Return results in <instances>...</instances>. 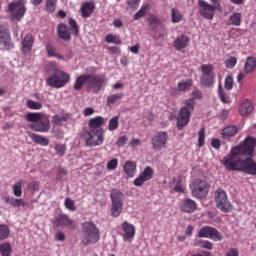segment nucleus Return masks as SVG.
<instances>
[{
  "instance_id": "nucleus-1",
  "label": "nucleus",
  "mask_w": 256,
  "mask_h": 256,
  "mask_svg": "<svg viewBox=\"0 0 256 256\" xmlns=\"http://www.w3.org/2000/svg\"><path fill=\"white\" fill-rule=\"evenodd\" d=\"M256 139L246 138L238 146L232 148L230 153L221 161L227 171H240L243 157H251L255 153Z\"/></svg>"
},
{
  "instance_id": "nucleus-2",
  "label": "nucleus",
  "mask_w": 256,
  "mask_h": 256,
  "mask_svg": "<svg viewBox=\"0 0 256 256\" xmlns=\"http://www.w3.org/2000/svg\"><path fill=\"white\" fill-rule=\"evenodd\" d=\"M26 121L32 123L30 128L36 133H49L51 129V121L49 115L41 112H29L25 115Z\"/></svg>"
},
{
  "instance_id": "nucleus-3",
  "label": "nucleus",
  "mask_w": 256,
  "mask_h": 256,
  "mask_svg": "<svg viewBox=\"0 0 256 256\" xmlns=\"http://www.w3.org/2000/svg\"><path fill=\"white\" fill-rule=\"evenodd\" d=\"M99 241V229L95 223L88 221L82 224V243L84 245H95Z\"/></svg>"
},
{
  "instance_id": "nucleus-4",
  "label": "nucleus",
  "mask_w": 256,
  "mask_h": 256,
  "mask_svg": "<svg viewBox=\"0 0 256 256\" xmlns=\"http://www.w3.org/2000/svg\"><path fill=\"white\" fill-rule=\"evenodd\" d=\"M111 199V215L112 217H119L123 213V205L125 203V195L119 189H113L110 192Z\"/></svg>"
},
{
  "instance_id": "nucleus-5",
  "label": "nucleus",
  "mask_w": 256,
  "mask_h": 256,
  "mask_svg": "<svg viewBox=\"0 0 256 256\" xmlns=\"http://www.w3.org/2000/svg\"><path fill=\"white\" fill-rule=\"evenodd\" d=\"M87 147H98L105 141V132L103 130H85L82 133Z\"/></svg>"
},
{
  "instance_id": "nucleus-6",
  "label": "nucleus",
  "mask_w": 256,
  "mask_h": 256,
  "mask_svg": "<svg viewBox=\"0 0 256 256\" xmlns=\"http://www.w3.org/2000/svg\"><path fill=\"white\" fill-rule=\"evenodd\" d=\"M71 81V75L69 73L59 70L56 71L53 75L46 79V83L49 87L54 89H61Z\"/></svg>"
},
{
  "instance_id": "nucleus-7",
  "label": "nucleus",
  "mask_w": 256,
  "mask_h": 256,
  "mask_svg": "<svg viewBox=\"0 0 256 256\" xmlns=\"http://www.w3.org/2000/svg\"><path fill=\"white\" fill-rule=\"evenodd\" d=\"M190 189L193 197L203 199V197H207V193H209V184H207L205 180L196 179L190 184Z\"/></svg>"
},
{
  "instance_id": "nucleus-8",
  "label": "nucleus",
  "mask_w": 256,
  "mask_h": 256,
  "mask_svg": "<svg viewBox=\"0 0 256 256\" xmlns=\"http://www.w3.org/2000/svg\"><path fill=\"white\" fill-rule=\"evenodd\" d=\"M215 202L217 208L220 209V211H222L223 213H229V211L233 209L231 202L227 198V193L221 188H218L216 190Z\"/></svg>"
},
{
  "instance_id": "nucleus-9",
  "label": "nucleus",
  "mask_w": 256,
  "mask_h": 256,
  "mask_svg": "<svg viewBox=\"0 0 256 256\" xmlns=\"http://www.w3.org/2000/svg\"><path fill=\"white\" fill-rule=\"evenodd\" d=\"M8 11H10L13 19H16L17 21L23 19L25 13H27L24 0H17L8 4Z\"/></svg>"
},
{
  "instance_id": "nucleus-10",
  "label": "nucleus",
  "mask_w": 256,
  "mask_h": 256,
  "mask_svg": "<svg viewBox=\"0 0 256 256\" xmlns=\"http://www.w3.org/2000/svg\"><path fill=\"white\" fill-rule=\"evenodd\" d=\"M167 141H169V134L166 131L157 132L151 139L152 149L154 151L165 149Z\"/></svg>"
},
{
  "instance_id": "nucleus-11",
  "label": "nucleus",
  "mask_w": 256,
  "mask_h": 256,
  "mask_svg": "<svg viewBox=\"0 0 256 256\" xmlns=\"http://www.w3.org/2000/svg\"><path fill=\"white\" fill-rule=\"evenodd\" d=\"M197 235L200 238L212 239V241H222L223 239V235L219 233V230L211 226L202 227Z\"/></svg>"
},
{
  "instance_id": "nucleus-12",
  "label": "nucleus",
  "mask_w": 256,
  "mask_h": 256,
  "mask_svg": "<svg viewBox=\"0 0 256 256\" xmlns=\"http://www.w3.org/2000/svg\"><path fill=\"white\" fill-rule=\"evenodd\" d=\"M0 49L2 51H9L13 49V42L11 41V32L5 26H0Z\"/></svg>"
},
{
  "instance_id": "nucleus-13",
  "label": "nucleus",
  "mask_w": 256,
  "mask_h": 256,
  "mask_svg": "<svg viewBox=\"0 0 256 256\" xmlns=\"http://www.w3.org/2000/svg\"><path fill=\"white\" fill-rule=\"evenodd\" d=\"M105 76L103 75H90L88 82H87V88L92 89L94 93H99L101 91L103 85H105Z\"/></svg>"
},
{
  "instance_id": "nucleus-14",
  "label": "nucleus",
  "mask_w": 256,
  "mask_h": 256,
  "mask_svg": "<svg viewBox=\"0 0 256 256\" xmlns=\"http://www.w3.org/2000/svg\"><path fill=\"white\" fill-rule=\"evenodd\" d=\"M199 5V13L204 17V19H208L211 21L213 17H215V6L205 2L204 0H199L198 1Z\"/></svg>"
},
{
  "instance_id": "nucleus-15",
  "label": "nucleus",
  "mask_w": 256,
  "mask_h": 256,
  "mask_svg": "<svg viewBox=\"0 0 256 256\" xmlns=\"http://www.w3.org/2000/svg\"><path fill=\"white\" fill-rule=\"evenodd\" d=\"M245 157V159L242 158V164L239 171L247 173V175H256V162L253 159V154Z\"/></svg>"
},
{
  "instance_id": "nucleus-16",
  "label": "nucleus",
  "mask_w": 256,
  "mask_h": 256,
  "mask_svg": "<svg viewBox=\"0 0 256 256\" xmlns=\"http://www.w3.org/2000/svg\"><path fill=\"white\" fill-rule=\"evenodd\" d=\"M189 119H191V110L187 107H182L177 118V127L179 131H181L183 127H186L189 123Z\"/></svg>"
},
{
  "instance_id": "nucleus-17",
  "label": "nucleus",
  "mask_w": 256,
  "mask_h": 256,
  "mask_svg": "<svg viewBox=\"0 0 256 256\" xmlns=\"http://www.w3.org/2000/svg\"><path fill=\"white\" fill-rule=\"evenodd\" d=\"M54 225L57 227H68V229H75V221L71 220L68 215L62 214L55 217Z\"/></svg>"
},
{
  "instance_id": "nucleus-18",
  "label": "nucleus",
  "mask_w": 256,
  "mask_h": 256,
  "mask_svg": "<svg viewBox=\"0 0 256 256\" xmlns=\"http://www.w3.org/2000/svg\"><path fill=\"white\" fill-rule=\"evenodd\" d=\"M122 238L123 241H128L131 243L133 241V238L135 237V226L129 222H124L122 224Z\"/></svg>"
},
{
  "instance_id": "nucleus-19",
  "label": "nucleus",
  "mask_w": 256,
  "mask_h": 256,
  "mask_svg": "<svg viewBox=\"0 0 256 256\" xmlns=\"http://www.w3.org/2000/svg\"><path fill=\"white\" fill-rule=\"evenodd\" d=\"M107 123V119L103 118V116H96L92 118L88 122L89 131H103V125Z\"/></svg>"
},
{
  "instance_id": "nucleus-20",
  "label": "nucleus",
  "mask_w": 256,
  "mask_h": 256,
  "mask_svg": "<svg viewBox=\"0 0 256 256\" xmlns=\"http://www.w3.org/2000/svg\"><path fill=\"white\" fill-rule=\"evenodd\" d=\"M180 209L183 213H195L197 211V202L188 198L182 202Z\"/></svg>"
},
{
  "instance_id": "nucleus-21",
  "label": "nucleus",
  "mask_w": 256,
  "mask_h": 256,
  "mask_svg": "<svg viewBox=\"0 0 256 256\" xmlns=\"http://www.w3.org/2000/svg\"><path fill=\"white\" fill-rule=\"evenodd\" d=\"M33 43H35L33 35L26 34L22 40V53H24V55H29V53H31Z\"/></svg>"
},
{
  "instance_id": "nucleus-22",
  "label": "nucleus",
  "mask_w": 256,
  "mask_h": 256,
  "mask_svg": "<svg viewBox=\"0 0 256 256\" xmlns=\"http://www.w3.org/2000/svg\"><path fill=\"white\" fill-rule=\"evenodd\" d=\"M2 199L4 203H6V205H10V207H27V203H25V201L21 198L4 196Z\"/></svg>"
},
{
  "instance_id": "nucleus-23",
  "label": "nucleus",
  "mask_w": 256,
  "mask_h": 256,
  "mask_svg": "<svg viewBox=\"0 0 256 256\" xmlns=\"http://www.w3.org/2000/svg\"><path fill=\"white\" fill-rule=\"evenodd\" d=\"M189 36L187 35H181L179 36L177 39L174 40V47L176 49V51H183V49H185V47H187V45H189Z\"/></svg>"
},
{
  "instance_id": "nucleus-24",
  "label": "nucleus",
  "mask_w": 256,
  "mask_h": 256,
  "mask_svg": "<svg viewBox=\"0 0 256 256\" xmlns=\"http://www.w3.org/2000/svg\"><path fill=\"white\" fill-rule=\"evenodd\" d=\"M90 77H91V75H89V74H83V75H80L79 77H77L74 82V86H73L74 90L81 91V89H83V85H86V87H87V83H89Z\"/></svg>"
},
{
  "instance_id": "nucleus-25",
  "label": "nucleus",
  "mask_w": 256,
  "mask_h": 256,
  "mask_svg": "<svg viewBox=\"0 0 256 256\" xmlns=\"http://www.w3.org/2000/svg\"><path fill=\"white\" fill-rule=\"evenodd\" d=\"M57 31L60 39H63V41H71V32L69 31V27L67 25L59 24Z\"/></svg>"
},
{
  "instance_id": "nucleus-26",
  "label": "nucleus",
  "mask_w": 256,
  "mask_h": 256,
  "mask_svg": "<svg viewBox=\"0 0 256 256\" xmlns=\"http://www.w3.org/2000/svg\"><path fill=\"white\" fill-rule=\"evenodd\" d=\"M123 170L125 175L128 177H135L137 171V164L131 160H128L124 163Z\"/></svg>"
},
{
  "instance_id": "nucleus-27",
  "label": "nucleus",
  "mask_w": 256,
  "mask_h": 256,
  "mask_svg": "<svg viewBox=\"0 0 256 256\" xmlns=\"http://www.w3.org/2000/svg\"><path fill=\"white\" fill-rule=\"evenodd\" d=\"M28 136L30 137V139H32L34 143H36L37 145H41V147H47V145H49V139H47L46 137L32 132H28Z\"/></svg>"
},
{
  "instance_id": "nucleus-28",
  "label": "nucleus",
  "mask_w": 256,
  "mask_h": 256,
  "mask_svg": "<svg viewBox=\"0 0 256 256\" xmlns=\"http://www.w3.org/2000/svg\"><path fill=\"white\" fill-rule=\"evenodd\" d=\"M253 112V104L249 100H244L239 108V113L242 117H247L250 113Z\"/></svg>"
},
{
  "instance_id": "nucleus-29",
  "label": "nucleus",
  "mask_w": 256,
  "mask_h": 256,
  "mask_svg": "<svg viewBox=\"0 0 256 256\" xmlns=\"http://www.w3.org/2000/svg\"><path fill=\"white\" fill-rule=\"evenodd\" d=\"M221 135L223 139H231V137H235V135H237V126H226L225 128H223Z\"/></svg>"
},
{
  "instance_id": "nucleus-30",
  "label": "nucleus",
  "mask_w": 256,
  "mask_h": 256,
  "mask_svg": "<svg viewBox=\"0 0 256 256\" xmlns=\"http://www.w3.org/2000/svg\"><path fill=\"white\" fill-rule=\"evenodd\" d=\"M256 69V58L254 56H248L244 64L245 73H253Z\"/></svg>"
},
{
  "instance_id": "nucleus-31",
  "label": "nucleus",
  "mask_w": 256,
  "mask_h": 256,
  "mask_svg": "<svg viewBox=\"0 0 256 256\" xmlns=\"http://www.w3.org/2000/svg\"><path fill=\"white\" fill-rule=\"evenodd\" d=\"M93 9H95V7L93 6V3L91 2L83 3L81 6L82 17L84 18L91 17V13H93Z\"/></svg>"
},
{
  "instance_id": "nucleus-32",
  "label": "nucleus",
  "mask_w": 256,
  "mask_h": 256,
  "mask_svg": "<svg viewBox=\"0 0 256 256\" xmlns=\"http://www.w3.org/2000/svg\"><path fill=\"white\" fill-rule=\"evenodd\" d=\"M241 13L234 12L228 19V25H233L234 27H239L241 25Z\"/></svg>"
},
{
  "instance_id": "nucleus-33",
  "label": "nucleus",
  "mask_w": 256,
  "mask_h": 256,
  "mask_svg": "<svg viewBox=\"0 0 256 256\" xmlns=\"http://www.w3.org/2000/svg\"><path fill=\"white\" fill-rule=\"evenodd\" d=\"M14 197H21L23 195V180H18L12 186Z\"/></svg>"
},
{
  "instance_id": "nucleus-34",
  "label": "nucleus",
  "mask_w": 256,
  "mask_h": 256,
  "mask_svg": "<svg viewBox=\"0 0 256 256\" xmlns=\"http://www.w3.org/2000/svg\"><path fill=\"white\" fill-rule=\"evenodd\" d=\"M194 247H201V249H213V243L209 240L194 239Z\"/></svg>"
},
{
  "instance_id": "nucleus-35",
  "label": "nucleus",
  "mask_w": 256,
  "mask_h": 256,
  "mask_svg": "<svg viewBox=\"0 0 256 256\" xmlns=\"http://www.w3.org/2000/svg\"><path fill=\"white\" fill-rule=\"evenodd\" d=\"M46 51L48 57H55L56 59H60V61H63V55L57 53V50L55 49V47H53V45L47 44Z\"/></svg>"
},
{
  "instance_id": "nucleus-36",
  "label": "nucleus",
  "mask_w": 256,
  "mask_h": 256,
  "mask_svg": "<svg viewBox=\"0 0 256 256\" xmlns=\"http://www.w3.org/2000/svg\"><path fill=\"white\" fill-rule=\"evenodd\" d=\"M123 97H124L123 93L112 94L107 97L106 103L108 107H111V105H115L116 101H121Z\"/></svg>"
},
{
  "instance_id": "nucleus-37",
  "label": "nucleus",
  "mask_w": 256,
  "mask_h": 256,
  "mask_svg": "<svg viewBox=\"0 0 256 256\" xmlns=\"http://www.w3.org/2000/svg\"><path fill=\"white\" fill-rule=\"evenodd\" d=\"M26 107H28V109H32L33 111H39L43 109V104L41 102L29 99L26 101Z\"/></svg>"
},
{
  "instance_id": "nucleus-38",
  "label": "nucleus",
  "mask_w": 256,
  "mask_h": 256,
  "mask_svg": "<svg viewBox=\"0 0 256 256\" xmlns=\"http://www.w3.org/2000/svg\"><path fill=\"white\" fill-rule=\"evenodd\" d=\"M200 83L202 87H213L215 83V76H202Z\"/></svg>"
},
{
  "instance_id": "nucleus-39",
  "label": "nucleus",
  "mask_w": 256,
  "mask_h": 256,
  "mask_svg": "<svg viewBox=\"0 0 256 256\" xmlns=\"http://www.w3.org/2000/svg\"><path fill=\"white\" fill-rule=\"evenodd\" d=\"M172 23H181L183 21V14L175 8L171 9Z\"/></svg>"
},
{
  "instance_id": "nucleus-40",
  "label": "nucleus",
  "mask_w": 256,
  "mask_h": 256,
  "mask_svg": "<svg viewBox=\"0 0 256 256\" xmlns=\"http://www.w3.org/2000/svg\"><path fill=\"white\" fill-rule=\"evenodd\" d=\"M213 65L211 64H202L201 65V71L202 76H215V73H213Z\"/></svg>"
},
{
  "instance_id": "nucleus-41",
  "label": "nucleus",
  "mask_w": 256,
  "mask_h": 256,
  "mask_svg": "<svg viewBox=\"0 0 256 256\" xmlns=\"http://www.w3.org/2000/svg\"><path fill=\"white\" fill-rule=\"evenodd\" d=\"M193 87V81L183 80L178 83V91H189Z\"/></svg>"
},
{
  "instance_id": "nucleus-42",
  "label": "nucleus",
  "mask_w": 256,
  "mask_h": 256,
  "mask_svg": "<svg viewBox=\"0 0 256 256\" xmlns=\"http://www.w3.org/2000/svg\"><path fill=\"white\" fill-rule=\"evenodd\" d=\"M119 129V116H114L108 122V130L117 131Z\"/></svg>"
},
{
  "instance_id": "nucleus-43",
  "label": "nucleus",
  "mask_w": 256,
  "mask_h": 256,
  "mask_svg": "<svg viewBox=\"0 0 256 256\" xmlns=\"http://www.w3.org/2000/svg\"><path fill=\"white\" fill-rule=\"evenodd\" d=\"M68 119L69 118L67 116L54 115L52 117V123L54 125H63V123H67Z\"/></svg>"
},
{
  "instance_id": "nucleus-44",
  "label": "nucleus",
  "mask_w": 256,
  "mask_h": 256,
  "mask_svg": "<svg viewBox=\"0 0 256 256\" xmlns=\"http://www.w3.org/2000/svg\"><path fill=\"white\" fill-rule=\"evenodd\" d=\"M140 176H142L146 181H151V179H153V168L149 166L146 167Z\"/></svg>"
},
{
  "instance_id": "nucleus-45",
  "label": "nucleus",
  "mask_w": 256,
  "mask_h": 256,
  "mask_svg": "<svg viewBox=\"0 0 256 256\" xmlns=\"http://www.w3.org/2000/svg\"><path fill=\"white\" fill-rule=\"evenodd\" d=\"M105 41H106V43H114L115 45H121V43H122L121 38H119L118 36H115L113 34L106 35Z\"/></svg>"
},
{
  "instance_id": "nucleus-46",
  "label": "nucleus",
  "mask_w": 256,
  "mask_h": 256,
  "mask_svg": "<svg viewBox=\"0 0 256 256\" xmlns=\"http://www.w3.org/2000/svg\"><path fill=\"white\" fill-rule=\"evenodd\" d=\"M57 7V0H46L47 13H54Z\"/></svg>"
},
{
  "instance_id": "nucleus-47",
  "label": "nucleus",
  "mask_w": 256,
  "mask_h": 256,
  "mask_svg": "<svg viewBox=\"0 0 256 256\" xmlns=\"http://www.w3.org/2000/svg\"><path fill=\"white\" fill-rule=\"evenodd\" d=\"M0 253L2 256H10L11 255V245L8 243H4L0 245Z\"/></svg>"
},
{
  "instance_id": "nucleus-48",
  "label": "nucleus",
  "mask_w": 256,
  "mask_h": 256,
  "mask_svg": "<svg viewBox=\"0 0 256 256\" xmlns=\"http://www.w3.org/2000/svg\"><path fill=\"white\" fill-rule=\"evenodd\" d=\"M119 165V160L117 158H113L112 160H109L106 164V169L108 171H115L117 169V166Z\"/></svg>"
},
{
  "instance_id": "nucleus-49",
  "label": "nucleus",
  "mask_w": 256,
  "mask_h": 256,
  "mask_svg": "<svg viewBox=\"0 0 256 256\" xmlns=\"http://www.w3.org/2000/svg\"><path fill=\"white\" fill-rule=\"evenodd\" d=\"M64 205H65L66 209H68L69 211L77 210V207H75V201H73V199H71V198H66L64 201Z\"/></svg>"
},
{
  "instance_id": "nucleus-50",
  "label": "nucleus",
  "mask_w": 256,
  "mask_h": 256,
  "mask_svg": "<svg viewBox=\"0 0 256 256\" xmlns=\"http://www.w3.org/2000/svg\"><path fill=\"white\" fill-rule=\"evenodd\" d=\"M205 145V128H201L198 132V147Z\"/></svg>"
},
{
  "instance_id": "nucleus-51",
  "label": "nucleus",
  "mask_w": 256,
  "mask_h": 256,
  "mask_svg": "<svg viewBox=\"0 0 256 256\" xmlns=\"http://www.w3.org/2000/svg\"><path fill=\"white\" fill-rule=\"evenodd\" d=\"M147 13V6H142L138 12L134 15V21H139L142 17H145Z\"/></svg>"
},
{
  "instance_id": "nucleus-52",
  "label": "nucleus",
  "mask_w": 256,
  "mask_h": 256,
  "mask_svg": "<svg viewBox=\"0 0 256 256\" xmlns=\"http://www.w3.org/2000/svg\"><path fill=\"white\" fill-rule=\"evenodd\" d=\"M224 87L227 91H231V89H233V76L231 75L226 76Z\"/></svg>"
},
{
  "instance_id": "nucleus-53",
  "label": "nucleus",
  "mask_w": 256,
  "mask_h": 256,
  "mask_svg": "<svg viewBox=\"0 0 256 256\" xmlns=\"http://www.w3.org/2000/svg\"><path fill=\"white\" fill-rule=\"evenodd\" d=\"M7 237H9V227L0 225V239H7Z\"/></svg>"
},
{
  "instance_id": "nucleus-54",
  "label": "nucleus",
  "mask_w": 256,
  "mask_h": 256,
  "mask_svg": "<svg viewBox=\"0 0 256 256\" xmlns=\"http://www.w3.org/2000/svg\"><path fill=\"white\" fill-rule=\"evenodd\" d=\"M225 65L228 69H233L237 65V57L231 56L225 61Z\"/></svg>"
},
{
  "instance_id": "nucleus-55",
  "label": "nucleus",
  "mask_w": 256,
  "mask_h": 256,
  "mask_svg": "<svg viewBox=\"0 0 256 256\" xmlns=\"http://www.w3.org/2000/svg\"><path fill=\"white\" fill-rule=\"evenodd\" d=\"M129 141V137L127 135H123L119 137L116 141L117 147H124L127 145V142Z\"/></svg>"
},
{
  "instance_id": "nucleus-56",
  "label": "nucleus",
  "mask_w": 256,
  "mask_h": 256,
  "mask_svg": "<svg viewBox=\"0 0 256 256\" xmlns=\"http://www.w3.org/2000/svg\"><path fill=\"white\" fill-rule=\"evenodd\" d=\"M196 104H197V102H195V100H193V98H189V99L185 100L184 107H186L187 109L190 110V112H192L195 109Z\"/></svg>"
},
{
  "instance_id": "nucleus-57",
  "label": "nucleus",
  "mask_w": 256,
  "mask_h": 256,
  "mask_svg": "<svg viewBox=\"0 0 256 256\" xmlns=\"http://www.w3.org/2000/svg\"><path fill=\"white\" fill-rule=\"evenodd\" d=\"M218 95H219L222 103H231L229 96H227V95H225V93H223V90L221 89V85L219 86Z\"/></svg>"
},
{
  "instance_id": "nucleus-58",
  "label": "nucleus",
  "mask_w": 256,
  "mask_h": 256,
  "mask_svg": "<svg viewBox=\"0 0 256 256\" xmlns=\"http://www.w3.org/2000/svg\"><path fill=\"white\" fill-rule=\"evenodd\" d=\"M55 150L57 152V155H60V157H63V155H65V151H67V148L63 144H57L55 146Z\"/></svg>"
},
{
  "instance_id": "nucleus-59",
  "label": "nucleus",
  "mask_w": 256,
  "mask_h": 256,
  "mask_svg": "<svg viewBox=\"0 0 256 256\" xmlns=\"http://www.w3.org/2000/svg\"><path fill=\"white\" fill-rule=\"evenodd\" d=\"M69 25L74 30L75 35H79V26L77 25V21H75L73 18H70Z\"/></svg>"
},
{
  "instance_id": "nucleus-60",
  "label": "nucleus",
  "mask_w": 256,
  "mask_h": 256,
  "mask_svg": "<svg viewBox=\"0 0 256 256\" xmlns=\"http://www.w3.org/2000/svg\"><path fill=\"white\" fill-rule=\"evenodd\" d=\"M46 69L48 71H53L54 73H57V71H60L59 69H57V62H54V61L48 63L46 66Z\"/></svg>"
},
{
  "instance_id": "nucleus-61",
  "label": "nucleus",
  "mask_w": 256,
  "mask_h": 256,
  "mask_svg": "<svg viewBox=\"0 0 256 256\" xmlns=\"http://www.w3.org/2000/svg\"><path fill=\"white\" fill-rule=\"evenodd\" d=\"M147 180L141 176V174L134 180L135 187H142Z\"/></svg>"
},
{
  "instance_id": "nucleus-62",
  "label": "nucleus",
  "mask_w": 256,
  "mask_h": 256,
  "mask_svg": "<svg viewBox=\"0 0 256 256\" xmlns=\"http://www.w3.org/2000/svg\"><path fill=\"white\" fill-rule=\"evenodd\" d=\"M202 97H203V94L201 93V91L194 90L191 93L190 99H193V101H195V99H201Z\"/></svg>"
},
{
  "instance_id": "nucleus-63",
  "label": "nucleus",
  "mask_w": 256,
  "mask_h": 256,
  "mask_svg": "<svg viewBox=\"0 0 256 256\" xmlns=\"http://www.w3.org/2000/svg\"><path fill=\"white\" fill-rule=\"evenodd\" d=\"M129 145H130V147H139V145H141V139L133 138L130 141Z\"/></svg>"
},
{
  "instance_id": "nucleus-64",
  "label": "nucleus",
  "mask_w": 256,
  "mask_h": 256,
  "mask_svg": "<svg viewBox=\"0 0 256 256\" xmlns=\"http://www.w3.org/2000/svg\"><path fill=\"white\" fill-rule=\"evenodd\" d=\"M225 256H239V250L237 248H231Z\"/></svg>"
}]
</instances>
